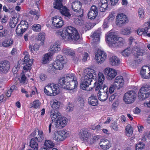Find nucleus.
Masks as SVG:
<instances>
[{
    "instance_id": "obj_1",
    "label": "nucleus",
    "mask_w": 150,
    "mask_h": 150,
    "mask_svg": "<svg viewBox=\"0 0 150 150\" xmlns=\"http://www.w3.org/2000/svg\"><path fill=\"white\" fill-rule=\"evenodd\" d=\"M56 34L57 36H60L65 41L77 40L79 38L77 30L71 26H68L59 30L56 33Z\"/></svg>"
},
{
    "instance_id": "obj_2",
    "label": "nucleus",
    "mask_w": 150,
    "mask_h": 150,
    "mask_svg": "<svg viewBox=\"0 0 150 150\" xmlns=\"http://www.w3.org/2000/svg\"><path fill=\"white\" fill-rule=\"evenodd\" d=\"M95 71L93 69L88 68L85 69L83 73V76L81 78V82L80 86L83 90L88 91L90 90L87 89L92 81V79L96 76Z\"/></svg>"
},
{
    "instance_id": "obj_3",
    "label": "nucleus",
    "mask_w": 150,
    "mask_h": 150,
    "mask_svg": "<svg viewBox=\"0 0 150 150\" xmlns=\"http://www.w3.org/2000/svg\"><path fill=\"white\" fill-rule=\"evenodd\" d=\"M59 82L63 88L69 90L75 89L78 84L76 78L73 74H67L66 77L60 78Z\"/></svg>"
},
{
    "instance_id": "obj_4",
    "label": "nucleus",
    "mask_w": 150,
    "mask_h": 150,
    "mask_svg": "<svg viewBox=\"0 0 150 150\" xmlns=\"http://www.w3.org/2000/svg\"><path fill=\"white\" fill-rule=\"evenodd\" d=\"M105 40L108 45L111 47L116 48L125 45V41L122 38L117 36L112 32L108 33L105 36Z\"/></svg>"
},
{
    "instance_id": "obj_5",
    "label": "nucleus",
    "mask_w": 150,
    "mask_h": 150,
    "mask_svg": "<svg viewBox=\"0 0 150 150\" xmlns=\"http://www.w3.org/2000/svg\"><path fill=\"white\" fill-rule=\"evenodd\" d=\"M136 45L133 48L132 50L130 48H127L123 50L121 52L122 55L124 57H127L129 56L132 52H133L135 55L134 61L136 64H139L140 63V50L139 47H138L137 43L135 42Z\"/></svg>"
},
{
    "instance_id": "obj_6",
    "label": "nucleus",
    "mask_w": 150,
    "mask_h": 150,
    "mask_svg": "<svg viewBox=\"0 0 150 150\" xmlns=\"http://www.w3.org/2000/svg\"><path fill=\"white\" fill-rule=\"evenodd\" d=\"M44 92L47 96H55L60 92L59 86L53 83H48L44 87Z\"/></svg>"
},
{
    "instance_id": "obj_7",
    "label": "nucleus",
    "mask_w": 150,
    "mask_h": 150,
    "mask_svg": "<svg viewBox=\"0 0 150 150\" xmlns=\"http://www.w3.org/2000/svg\"><path fill=\"white\" fill-rule=\"evenodd\" d=\"M70 133L65 129H63L54 132L53 139L57 142L62 141L69 137Z\"/></svg>"
},
{
    "instance_id": "obj_8",
    "label": "nucleus",
    "mask_w": 150,
    "mask_h": 150,
    "mask_svg": "<svg viewBox=\"0 0 150 150\" xmlns=\"http://www.w3.org/2000/svg\"><path fill=\"white\" fill-rule=\"evenodd\" d=\"M136 90L131 91L126 93L123 97V100L126 104H129L134 102L136 97Z\"/></svg>"
},
{
    "instance_id": "obj_9",
    "label": "nucleus",
    "mask_w": 150,
    "mask_h": 150,
    "mask_svg": "<svg viewBox=\"0 0 150 150\" xmlns=\"http://www.w3.org/2000/svg\"><path fill=\"white\" fill-rule=\"evenodd\" d=\"M65 62L64 58L61 55H59L57 57L56 60L52 63V67L55 70H61Z\"/></svg>"
},
{
    "instance_id": "obj_10",
    "label": "nucleus",
    "mask_w": 150,
    "mask_h": 150,
    "mask_svg": "<svg viewBox=\"0 0 150 150\" xmlns=\"http://www.w3.org/2000/svg\"><path fill=\"white\" fill-rule=\"evenodd\" d=\"M91 134L88 130L86 128H83L79 130L78 135L80 139L84 142H88L91 138Z\"/></svg>"
},
{
    "instance_id": "obj_11",
    "label": "nucleus",
    "mask_w": 150,
    "mask_h": 150,
    "mask_svg": "<svg viewBox=\"0 0 150 150\" xmlns=\"http://www.w3.org/2000/svg\"><path fill=\"white\" fill-rule=\"evenodd\" d=\"M72 9L77 13V16L81 17L83 14V9H81V4L79 1H75L73 2L71 4Z\"/></svg>"
},
{
    "instance_id": "obj_12",
    "label": "nucleus",
    "mask_w": 150,
    "mask_h": 150,
    "mask_svg": "<svg viewBox=\"0 0 150 150\" xmlns=\"http://www.w3.org/2000/svg\"><path fill=\"white\" fill-rule=\"evenodd\" d=\"M24 57L23 69L24 70L28 71L30 69L33 62V59H29V55L28 52L25 51L23 53Z\"/></svg>"
},
{
    "instance_id": "obj_13",
    "label": "nucleus",
    "mask_w": 150,
    "mask_h": 150,
    "mask_svg": "<svg viewBox=\"0 0 150 150\" xmlns=\"http://www.w3.org/2000/svg\"><path fill=\"white\" fill-rule=\"evenodd\" d=\"M107 57L106 53L102 50H98L95 53V59L98 63H103L106 59Z\"/></svg>"
},
{
    "instance_id": "obj_14",
    "label": "nucleus",
    "mask_w": 150,
    "mask_h": 150,
    "mask_svg": "<svg viewBox=\"0 0 150 150\" xmlns=\"http://www.w3.org/2000/svg\"><path fill=\"white\" fill-rule=\"evenodd\" d=\"M98 93V98L100 101H104L106 100L108 95V89L107 86L103 87L102 89H100Z\"/></svg>"
},
{
    "instance_id": "obj_15",
    "label": "nucleus",
    "mask_w": 150,
    "mask_h": 150,
    "mask_svg": "<svg viewBox=\"0 0 150 150\" xmlns=\"http://www.w3.org/2000/svg\"><path fill=\"white\" fill-rule=\"evenodd\" d=\"M104 74L106 75L108 80H111L113 79L117 74L116 71L114 69L107 67L103 70Z\"/></svg>"
},
{
    "instance_id": "obj_16",
    "label": "nucleus",
    "mask_w": 150,
    "mask_h": 150,
    "mask_svg": "<svg viewBox=\"0 0 150 150\" xmlns=\"http://www.w3.org/2000/svg\"><path fill=\"white\" fill-rule=\"evenodd\" d=\"M52 24L56 28H61L64 25V21L60 16H55L52 18Z\"/></svg>"
},
{
    "instance_id": "obj_17",
    "label": "nucleus",
    "mask_w": 150,
    "mask_h": 150,
    "mask_svg": "<svg viewBox=\"0 0 150 150\" xmlns=\"http://www.w3.org/2000/svg\"><path fill=\"white\" fill-rule=\"evenodd\" d=\"M150 95V85L146 84L141 87V99L144 100Z\"/></svg>"
},
{
    "instance_id": "obj_18",
    "label": "nucleus",
    "mask_w": 150,
    "mask_h": 150,
    "mask_svg": "<svg viewBox=\"0 0 150 150\" xmlns=\"http://www.w3.org/2000/svg\"><path fill=\"white\" fill-rule=\"evenodd\" d=\"M67 122V119L66 118L61 116L60 118L55 122L54 125L57 128L60 129L66 126Z\"/></svg>"
},
{
    "instance_id": "obj_19",
    "label": "nucleus",
    "mask_w": 150,
    "mask_h": 150,
    "mask_svg": "<svg viewBox=\"0 0 150 150\" xmlns=\"http://www.w3.org/2000/svg\"><path fill=\"white\" fill-rule=\"evenodd\" d=\"M10 64L9 62L5 61L0 63V73L6 74L9 70Z\"/></svg>"
},
{
    "instance_id": "obj_20",
    "label": "nucleus",
    "mask_w": 150,
    "mask_h": 150,
    "mask_svg": "<svg viewBox=\"0 0 150 150\" xmlns=\"http://www.w3.org/2000/svg\"><path fill=\"white\" fill-rule=\"evenodd\" d=\"M127 18L123 13L119 14L116 16V23L117 24L120 25L128 22Z\"/></svg>"
},
{
    "instance_id": "obj_21",
    "label": "nucleus",
    "mask_w": 150,
    "mask_h": 150,
    "mask_svg": "<svg viewBox=\"0 0 150 150\" xmlns=\"http://www.w3.org/2000/svg\"><path fill=\"white\" fill-rule=\"evenodd\" d=\"M98 14L97 9L95 6H92L88 14V16L90 19H94L95 18Z\"/></svg>"
},
{
    "instance_id": "obj_22",
    "label": "nucleus",
    "mask_w": 150,
    "mask_h": 150,
    "mask_svg": "<svg viewBox=\"0 0 150 150\" xmlns=\"http://www.w3.org/2000/svg\"><path fill=\"white\" fill-rule=\"evenodd\" d=\"M101 33L100 30L98 29L95 31L91 35V37L92 39L93 44H97L99 42L100 35Z\"/></svg>"
},
{
    "instance_id": "obj_23",
    "label": "nucleus",
    "mask_w": 150,
    "mask_h": 150,
    "mask_svg": "<svg viewBox=\"0 0 150 150\" xmlns=\"http://www.w3.org/2000/svg\"><path fill=\"white\" fill-rule=\"evenodd\" d=\"M98 82L96 87V89H101L105 77L102 72H99L98 74Z\"/></svg>"
},
{
    "instance_id": "obj_24",
    "label": "nucleus",
    "mask_w": 150,
    "mask_h": 150,
    "mask_svg": "<svg viewBox=\"0 0 150 150\" xmlns=\"http://www.w3.org/2000/svg\"><path fill=\"white\" fill-rule=\"evenodd\" d=\"M61 115L57 110L52 111L51 113V117L52 122L56 121L60 118Z\"/></svg>"
},
{
    "instance_id": "obj_25",
    "label": "nucleus",
    "mask_w": 150,
    "mask_h": 150,
    "mask_svg": "<svg viewBox=\"0 0 150 150\" xmlns=\"http://www.w3.org/2000/svg\"><path fill=\"white\" fill-rule=\"evenodd\" d=\"M108 3L107 0H101L98 4V7L100 11L104 12L108 7Z\"/></svg>"
},
{
    "instance_id": "obj_26",
    "label": "nucleus",
    "mask_w": 150,
    "mask_h": 150,
    "mask_svg": "<svg viewBox=\"0 0 150 150\" xmlns=\"http://www.w3.org/2000/svg\"><path fill=\"white\" fill-rule=\"evenodd\" d=\"M124 80L123 77L121 76H117L114 80V83L116 85V86L119 87V88L123 85Z\"/></svg>"
},
{
    "instance_id": "obj_27",
    "label": "nucleus",
    "mask_w": 150,
    "mask_h": 150,
    "mask_svg": "<svg viewBox=\"0 0 150 150\" xmlns=\"http://www.w3.org/2000/svg\"><path fill=\"white\" fill-rule=\"evenodd\" d=\"M53 55V53H51L50 52L45 54L42 58V63L45 64L49 62L52 59V57Z\"/></svg>"
},
{
    "instance_id": "obj_28",
    "label": "nucleus",
    "mask_w": 150,
    "mask_h": 150,
    "mask_svg": "<svg viewBox=\"0 0 150 150\" xmlns=\"http://www.w3.org/2000/svg\"><path fill=\"white\" fill-rule=\"evenodd\" d=\"M149 69L150 71L149 67L147 66H143L141 68V77L145 79L150 78V71L146 75H145V73L147 70Z\"/></svg>"
},
{
    "instance_id": "obj_29",
    "label": "nucleus",
    "mask_w": 150,
    "mask_h": 150,
    "mask_svg": "<svg viewBox=\"0 0 150 150\" xmlns=\"http://www.w3.org/2000/svg\"><path fill=\"white\" fill-rule=\"evenodd\" d=\"M13 42V40L11 38H8L0 43V46L8 47L12 46Z\"/></svg>"
},
{
    "instance_id": "obj_30",
    "label": "nucleus",
    "mask_w": 150,
    "mask_h": 150,
    "mask_svg": "<svg viewBox=\"0 0 150 150\" xmlns=\"http://www.w3.org/2000/svg\"><path fill=\"white\" fill-rule=\"evenodd\" d=\"M61 13L63 15L69 18L71 16L68 9L65 6H63L59 9Z\"/></svg>"
},
{
    "instance_id": "obj_31",
    "label": "nucleus",
    "mask_w": 150,
    "mask_h": 150,
    "mask_svg": "<svg viewBox=\"0 0 150 150\" xmlns=\"http://www.w3.org/2000/svg\"><path fill=\"white\" fill-rule=\"evenodd\" d=\"M88 102L89 104L93 106L97 105L98 104V100L96 97L93 95H91L88 99Z\"/></svg>"
},
{
    "instance_id": "obj_32",
    "label": "nucleus",
    "mask_w": 150,
    "mask_h": 150,
    "mask_svg": "<svg viewBox=\"0 0 150 150\" xmlns=\"http://www.w3.org/2000/svg\"><path fill=\"white\" fill-rule=\"evenodd\" d=\"M133 127L130 125L128 124L125 127V133L127 137H130L133 134Z\"/></svg>"
},
{
    "instance_id": "obj_33",
    "label": "nucleus",
    "mask_w": 150,
    "mask_h": 150,
    "mask_svg": "<svg viewBox=\"0 0 150 150\" xmlns=\"http://www.w3.org/2000/svg\"><path fill=\"white\" fill-rule=\"evenodd\" d=\"M60 50L59 45L58 42H56L54 44L51 45L50 47V51L53 54L56 52L59 51Z\"/></svg>"
},
{
    "instance_id": "obj_34",
    "label": "nucleus",
    "mask_w": 150,
    "mask_h": 150,
    "mask_svg": "<svg viewBox=\"0 0 150 150\" xmlns=\"http://www.w3.org/2000/svg\"><path fill=\"white\" fill-rule=\"evenodd\" d=\"M11 96V91H8L6 93L1 95L0 96V103L3 102L5 101Z\"/></svg>"
},
{
    "instance_id": "obj_35",
    "label": "nucleus",
    "mask_w": 150,
    "mask_h": 150,
    "mask_svg": "<svg viewBox=\"0 0 150 150\" xmlns=\"http://www.w3.org/2000/svg\"><path fill=\"white\" fill-rule=\"evenodd\" d=\"M45 146L49 148H52L54 147L55 144L52 140H46L44 143Z\"/></svg>"
},
{
    "instance_id": "obj_36",
    "label": "nucleus",
    "mask_w": 150,
    "mask_h": 150,
    "mask_svg": "<svg viewBox=\"0 0 150 150\" xmlns=\"http://www.w3.org/2000/svg\"><path fill=\"white\" fill-rule=\"evenodd\" d=\"M62 0H55L53 3L54 7L56 9H59L63 6Z\"/></svg>"
},
{
    "instance_id": "obj_37",
    "label": "nucleus",
    "mask_w": 150,
    "mask_h": 150,
    "mask_svg": "<svg viewBox=\"0 0 150 150\" xmlns=\"http://www.w3.org/2000/svg\"><path fill=\"white\" fill-rule=\"evenodd\" d=\"M51 106L54 110H57L60 106V103L56 100H54L51 102Z\"/></svg>"
},
{
    "instance_id": "obj_38",
    "label": "nucleus",
    "mask_w": 150,
    "mask_h": 150,
    "mask_svg": "<svg viewBox=\"0 0 150 150\" xmlns=\"http://www.w3.org/2000/svg\"><path fill=\"white\" fill-rule=\"evenodd\" d=\"M132 30L130 28H122L121 30L122 34L125 35H128L131 33Z\"/></svg>"
},
{
    "instance_id": "obj_39",
    "label": "nucleus",
    "mask_w": 150,
    "mask_h": 150,
    "mask_svg": "<svg viewBox=\"0 0 150 150\" xmlns=\"http://www.w3.org/2000/svg\"><path fill=\"white\" fill-rule=\"evenodd\" d=\"M30 146L35 150H37L38 149V144L35 141L34 139H32L31 140Z\"/></svg>"
},
{
    "instance_id": "obj_40",
    "label": "nucleus",
    "mask_w": 150,
    "mask_h": 150,
    "mask_svg": "<svg viewBox=\"0 0 150 150\" xmlns=\"http://www.w3.org/2000/svg\"><path fill=\"white\" fill-rule=\"evenodd\" d=\"M18 22V18L16 17H13L10 22V25L11 28H14Z\"/></svg>"
},
{
    "instance_id": "obj_41",
    "label": "nucleus",
    "mask_w": 150,
    "mask_h": 150,
    "mask_svg": "<svg viewBox=\"0 0 150 150\" xmlns=\"http://www.w3.org/2000/svg\"><path fill=\"white\" fill-rule=\"evenodd\" d=\"M63 52L66 54L71 56H73L75 54L74 51L71 49H64Z\"/></svg>"
},
{
    "instance_id": "obj_42",
    "label": "nucleus",
    "mask_w": 150,
    "mask_h": 150,
    "mask_svg": "<svg viewBox=\"0 0 150 150\" xmlns=\"http://www.w3.org/2000/svg\"><path fill=\"white\" fill-rule=\"evenodd\" d=\"M111 62L112 65H118L120 63V60L116 56H113L112 57Z\"/></svg>"
},
{
    "instance_id": "obj_43",
    "label": "nucleus",
    "mask_w": 150,
    "mask_h": 150,
    "mask_svg": "<svg viewBox=\"0 0 150 150\" xmlns=\"http://www.w3.org/2000/svg\"><path fill=\"white\" fill-rule=\"evenodd\" d=\"M44 138L43 132L42 130L38 131V134L36 137V139L39 142H41Z\"/></svg>"
},
{
    "instance_id": "obj_44",
    "label": "nucleus",
    "mask_w": 150,
    "mask_h": 150,
    "mask_svg": "<svg viewBox=\"0 0 150 150\" xmlns=\"http://www.w3.org/2000/svg\"><path fill=\"white\" fill-rule=\"evenodd\" d=\"M32 29L35 32H39L41 30V25L39 24H35L32 26Z\"/></svg>"
},
{
    "instance_id": "obj_45",
    "label": "nucleus",
    "mask_w": 150,
    "mask_h": 150,
    "mask_svg": "<svg viewBox=\"0 0 150 150\" xmlns=\"http://www.w3.org/2000/svg\"><path fill=\"white\" fill-rule=\"evenodd\" d=\"M40 105L41 103L40 101L37 100L33 102L32 107L35 109H37L40 107Z\"/></svg>"
},
{
    "instance_id": "obj_46",
    "label": "nucleus",
    "mask_w": 150,
    "mask_h": 150,
    "mask_svg": "<svg viewBox=\"0 0 150 150\" xmlns=\"http://www.w3.org/2000/svg\"><path fill=\"white\" fill-rule=\"evenodd\" d=\"M39 48V46L37 44H35L33 46H30L29 48L32 52L34 51L36 52L38 51Z\"/></svg>"
},
{
    "instance_id": "obj_47",
    "label": "nucleus",
    "mask_w": 150,
    "mask_h": 150,
    "mask_svg": "<svg viewBox=\"0 0 150 150\" xmlns=\"http://www.w3.org/2000/svg\"><path fill=\"white\" fill-rule=\"evenodd\" d=\"M30 13L31 15H35L36 17L35 18L38 20L40 16V13L39 12L35 10H31L30 11Z\"/></svg>"
},
{
    "instance_id": "obj_48",
    "label": "nucleus",
    "mask_w": 150,
    "mask_h": 150,
    "mask_svg": "<svg viewBox=\"0 0 150 150\" xmlns=\"http://www.w3.org/2000/svg\"><path fill=\"white\" fill-rule=\"evenodd\" d=\"M116 85H115L113 83L112 85H111L109 89V92L110 93H112L114 92V90L115 89H118L119 88V87H117L116 86Z\"/></svg>"
},
{
    "instance_id": "obj_49",
    "label": "nucleus",
    "mask_w": 150,
    "mask_h": 150,
    "mask_svg": "<svg viewBox=\"0 0 150 150\" xmlns=\"http://www.w3.org/2000/svg\"><path fill=\"white\" fill-rule=\"evenodd\" d=\"M16 32L17 35L18 36H21L23 33H24L25 31L21 28V27L19 26H18L17 27V28L16 30Z\"/></svg>"
},
{
    "instance_id": "obj_50",
    "label": "nucleus",
    "mask_w": 150,
    "mask_h": 150,
    "mask_svg": "<svg viewBox=\"0 0 150 150\" xmlns=\"http://www.w3.org/2000/svg\"><path fill=\"white\" fill-rule=\"evenodd\" d=\"M115 17L112 13L110 14L108 17L105 20L109 23H110L114 19Z\"/></svg>"
},
{
    "instance_id": "obj_51",
    "label": "nucleus",
    "mask_w": 150,
    "mask_h": 150,
    "mask_svg": "<svg viewBox=\"0 0 150 150\" xmlns=\"http://www.w3.org/2000/svg\"><path fill=\"white\" fill-rule=\"evenodd\" d=\"M150 138V136L149 135V134L147 133H145L142 136L141 139V141H142L143 142H145L147 139Z\"/></svg>"
},
{
    "instance_id": "obj_52",
    "label": "nucleus",
    "mask_w": 150,
    "mask_h": 150,
    "mask_svg": "<svg viewBox=\"0 0 150 150\" xmlns=\"http://www.w3.org/2000/svg\"><path fill=\"white\" fill-rule=\"evenodd\" d=\"M149 29L146 28H142L141 29V32L142 33V34L144 35H146L148 37H150V33H147Z\"/></svg>"
},
{
    "instance_id": "obj_53",
    "label": "nucleus",
    "mask_w": 150,
    "mask_h": 150,
    "mask_svg": "<svg viewBox=\"0 0 150 150\" xmlns=\"http://www.w3.org/2000/svg\"><path fill=\"white\" fill-rule=\"evenodd\" d=\"M83 58L82 60L83 62H86L87 60L89 59V57L88 54L86 52L84 53L83 54Z\"/></svg>"
},
{
    "instance_id": "obj_54",
    "label": "nucleus",
    "mask_w": 150,
    "mask_h": 150,
    "mask_svg": "<svg viewBox=\"0 0 150 150\" xmlns=\"http://www.w3.org/2000/svg\"><path fill=\"white\" fill-rule=\"evenodd\" d=\"M74 21L76 25H80L83 23V21L81 19L77 18L74 19Z\"/></svg>"
},
{
    "instance_id": "obj_55",
    "label": "nucleus",
    "mask_w": 150,
    "mask_h": 150,
    "mask_svg": "<svg viewBox=\"0 0 150 150\" xmlns=\"http://www.w3.org/2000/svg\"><path fill=\"white\" fill-rule=\"evenodd\" d=\"M90 129L93 130H99L101 129V127L99 125H91Z\"/></svg>"
},
{
    "instance_id": "obj_56",
    "label": "nucleus",
    "mask_w": 150,
    "mask_h": 150,
    "mask_svg": "<svg viewBox=\"0 0 150 150\" xmlns=\"http://www.w3.org/2000/svg\"><path fill=\"white\" fill-rule=\"evenodd\" d=\"M73 106L72 104L69 103L66 108V110L67 111H72L73 110Z\"/></svg>"
},
{
    "instance_id": "obj_57",
    "label": "nucleus",
    "mask_w": 150,
    "mask_h": 150,
    "mask_svg": "<svg viewBox=\"0 0 150 150\" xmlns=\"http://www.w3.org/2000/svg\"><path fill=\"white\" fill-rule=\"evenodd\" d=\"M108 140L106 139H101L100 143L101 147H103V146H104V144H105V143H106L108 142Z\"/></svg>"
},
{
    "instance_id": "obj_58",
    "label": "nucleus",
    "mask_w": 150,
    "mask_h": 150,
    "mask_svg": "<svg viewBox=\"0 0 150 150\" xmlns=\"http://www.w3.org/2000/svg\"><path fill=\"white\" fill-rule=\"evenodd\" d=\"M38 38V39L42 42L44 41L45 38L44 33H39Z\"/></svg>"
},
{
    "instance_id": "obj_59",
    "label": "nucleus",
    "mask_w": 150,
    "mask_h": 150,
    "mask_svg": "<svg viewBox=\"0 0 150 150\" xmlns=\"http://www.w3.org/2000/svg\"><path fill=\"white\" fill-rule=\"evenodd\" d=\"M110 146V143L108 141V142L104 144L103 147H102L101 148L105 150V149H108Z\"/></svg>"
},
{
    "instance_id": "obj_60",
    "label": "nucleus",
    "mask_w": 150,
    "mask_h": 150,
    "mask_svg": "<svg viewBox=\"0 0 150 150\" xmlns=\"http://www.w3.org/2000/svg\"><path fill=\"white\" fill-rule=\"evenodd\" d=\"M99 139V137L98 136H94L93 138L91 139V142L92 143L94 142L96 140H98Z\"/></svg>"
},
{
    "instance_id": "obj_61",
    "label": "nucleus",
    "mask_w": 150,
    "mask_h": 150,
    "mask_svg": "<svg viewBox=\"0 0 150 150\" xmlns=\"http://www.w3.org/2000/svg\"><path fill=\"white\" fill-rule=\"evenodd\" d=\"M119 105V102L118 101H115L112 105V108L113 109H115Z\"/></svg>"
},
{
    "instance_id": "obj_62",
    "label": "nucleus",
    "mask_w": 150,
    "mask_h": 150,
    "mask_svg": "<svg viewBox=\"0 0 150 150\" xmlns=\"http://www.w3.org/2000/svg\"><path fill=\"white\" fill-rule=\"evenodd\" d=\"M112 127L115 131H117L118 130V126L117 123L114 122V123L112 124Z\"/></svg>"
},
{
    "instance_id": "obj_63",
    "label": "nucleus",
    "mask_w": 150,
    "mask_h": 150,
    "mask_svg": "<svg viewBox=\"0 0 150 150\" xmlns=\"http://www.w3.org/2000/svg\"><path fill=\"white\" fill-rule=\"evenodd\" d=\"M144 28L149 29L150 28V18H149L148 21L146 23L144 24Z\"/></svg>"
},
{
    "instance_id": "obj_64",
    "label": "nucleus",
    "mask_w": 150,
    "mask_h": 150,
    "mask_svg": "<svg viewBox=\"0 0 150 150\" xmlns=\"http://www.w3.org/2000/svg\"><path fill=\"white\" fill-rule=\"evenodd\" d=\"M110 23L106 21L105 19L103 25V27L104 28H108L109 26V23Z\"/></svg>"
}]
</instances>
